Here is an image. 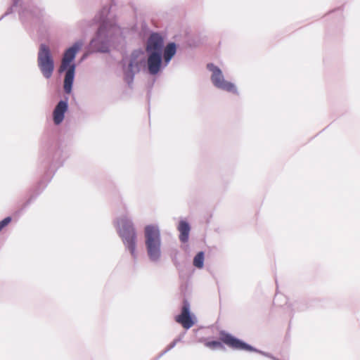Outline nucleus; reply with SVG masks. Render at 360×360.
I'll return each instance as SVG.
<instances>
[{"instance_id":"obj_1","label":"nucleus","mask_w":360,"mask_h":360,"mask_svg":"<svg viewBox=\"0 0 360 360\" xmlns=\"http://www.w3.org/2000/svg\"><path fill=\"white\" fill-rule=\"evenodd\" d=\"M176 53L174 43H169L164 48V41L158 34H152L148 38L146 52L134 51L130 57L129 71L133 75L143 71L155 75L166 68Z\"/></svg>"},{"instance_id":"obj_2","label":"nucleus","mask_w":360,"mask_h":360,"mask_svg":"<svg viewBox=\"0 0 360 360\" xmlns=\"http://www.w3.org/2000/svg\"><path fill=\"white\" fill-rule=\"evenodd\" d=\"M122 39V30L115 25L103 24L96 37L91 41V46L98 51L106 52L110 46H115Z\"/></svg>"},{"instance_id":"obj_3","label":"nucleus","mask_w":360,"mask_h":360,"mask_svg":"<svg viewBox=\"0 0 360 360\" xmlns=\"http://www.w3.org/2000/svg\"><path fill=\"white\" fill-rule=\"evenodd\" d=\"M115 226L126 249L129 252L131 257L136 259L138 257L137 236L131 217L127 214L120 217L115 221Z\"/></svg>"},{"instance_id":"obj_4","label":"nucleus","mask_w":360,"mask_h":360,"mask_svg":"<svg viewBox=\"0 0 360 360\" xmlns=\"http://www.w3.org/2000/svg\"><path fill=\"white\" fill-rule=\"evenodd\" d=\"M83 41L79 40L76 41L72 46L68 49L63 57L61 65L59 68V72H65L64 79V90L69 94L72 91V86L75 78L76 66L73 63L77 53L83 46Z\"/></svg>"},{"instance_id":"obj_5","label":"nucleus","mask_w":360,"mask_h":360,"mask_svg":"<svg viewBox=\"0 0 360 360\" xmlns=\"http://www.w3.org/2000/svg\"><path fill=\"white\" fill-rule=\"evenodd\" d=\"M145 244L150 261L157 262L161 259L160 231L157 225L149 224L144 228Z\"/></svg>"},{"instance_id":"obj_6","label":"nucleus","mask_w":360,"mask_h":360,"mask_svg":"<svg viewBox=\"0 0 360 360\" xmlns=\"http://www.w3.org/2000/svg\"><path fill=\"white\" fill-rule=\"evenodd\" d=\"M37 65L43 76L49 79L54 70V61L48 46L41 44L37 56Z\"/></svg>"},{"instance_id":"obj_7","label":"nucleus","mask_w":360,"mask_h":360,"mask_svg":"<svg viewBox=\"0 0 360 360\" xmlns=\"http://www.w3.org/2000/svg\"><path fill=\"white\" fill-rule=\"evenodd\" d=\"M207 67L211 72L210 79L215 87L229 93L238 94V92L236 85L225 79L223 72L219 68L212 63L208 64Z\"/></svg>"},{"instance_id":"obj_8","label":"nucleus","mask_w":360,"mask_h":360,"mask_svg":"<svg viewBox=\"0 0 360 360\" xmlns=\"http://www.w3.org/2000/svg\"><path fill=\"white\" fill-rule=\"evenodd\" d=\"M220 340L224 344H226L227 346H229V347H231L233 349L257 352L262 354L263 355H264L266 356L271 358V356L269 354L255 349L250 345L246 344L245 342L241 341L239 339L236 338L235 337L232 336L231 335H230L229 333H226L224 332H221L220 333ZM272 359H273V357H272ZM274 359H275L274 358Z\"/></svg>"},{"instance_id":"obj_9","label":"nucleus","mask_w":360,"mask_h":360,"mask_svg":"<svg viewBox=\"0 0 360 360\" xmlns=\"http://www.w3.org/2000/svg\"><path fill=\"white\" fill-rule=\"evenodd\" d=\"M175 320L177 323L181 324L186 329H188L194 325L195 318L191 314L190 306L188 302H185L184 303L181 313L176 316Z\"/></svg>"},{"instance_id":"obj_10","label":"nucleus","mask_w":360,"mask_h":360,"mask_svg":"<svg viewBox=\"0 0 360 360\" xmlns=\"http://www.w3.org/2000/svg\"><path fill=\"white\" fill-rule=\"evenodd\" d=\"M68 107V103L65 101H60L57 104L53 112V122L56 124H60L63 122Z\"/></svg>"},{"instance_id":"obj_11","label":"nucleus","mask_w":360,"mask_h":360,"mask_svg":"<svg viewBox=\"0 0 360 360\" xmlns=\"http://www.w3.org/2000/svg\"><path fill=\"white\" fill-rule=\"evenodd\" d=\"M177 229L180 233V240L183 243L187 242L191 230L188 223L184 220L180 221Z\"/></svg>"},{"instance_id":"obj_12","label":"nucleus","mask_w":360,"mask_h":360,"mask_svg":"<svg viewBox=\"0 0 360 360\" xmlns=\"http://www.w3.org/2000/svg\"><path fill=\"white\" fill-rule=\"evenodd\" d=\"M193 265L198 268L202 269L204 265V253L202 252H198L193 259Z\"/></svg>"},{"instance_id":"obj_13","label":"nucleus","mask_w":360,"mask_h":360,"mask_svg":"<svg viewBox=\"0 0 360 360\" xmlns=\"http://www.w3.org/2000/svg\"><path fill=\"white\" fill-rule=\"evenodd\" d=\"M205 345L211 349H221L223 346L219 341H211L206 342Z\"/></svg>"},{"instance_id":"obj_14","label":"nucleus","mask_w":360,"mask_h":360,"mask_svg":"<svg viewBox=\"0 0 360 360\" xmlns=\"http://www.w3.org/2000/svg\"><path fill=\"white\" fill-rule=\"evenodd\" d=\"M11 221V218L8 217L3 219L1 221H0V231L1 230L2 228L8 224Z\"/></svg>"},{"instance_id":"obj_15","label":"nucleus","mask_w":360,"mask_h":360,"mask_svg":"<svg viewBox=\"0 0 360 360\" xmlns=\"http://www.w3.org/2000/svg\"><path fill=\"white\" fill-rule=\"evenodd\" d=\"M19 0H13V4L11 8L9 9V13L13 12V9L17 7Z\"/></svg>"}]
</instances>
